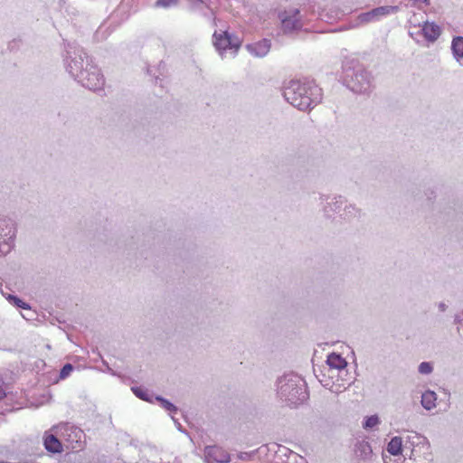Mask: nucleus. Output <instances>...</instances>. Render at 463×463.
<instances>
[{"label":"nucleus","instance_id":"f257e3e1","mask_svg":"<svg viewBox=\"0 0 463 463\" xmlns=\"http://www.w3.org/2000/svg\"><path fill=\"white\" fill-rule=\"evenodd\" d=\"M286 99L298 109L305 110L317 103L320 90L307 83L293 81L284 92Z\"/></svg>","mask_w":463,"mask_h":463},{"label":"nucleus","instance_id":"f03ea898","mask_svg":"<svg viewBox=\"0 0 463 463\" xmlns=\"http://www.w3.org/2000/svg\"><path fill=\"white\" fill-rule=\"evenodd\" d=\"M52 431L59 434L65 449L80 451L85 448L86 435L79 427L69 423H61L52 427Z\"/></svg>","mask_w":463,"mask_h":463},{"label":"nucleus","instance_id":"7ed1b4c3","mask_svg":"<svg viewBox=\"0 0 463 463\" xmlns=\"http://www.w3.org/2000/svg\"><path fill=\"white\" fill-rule=\"evenodd\" d=\"M280 391L289 406L296 407L307 399L306 390L302 386H298L291 382L281 385Z\"/></svg>","mask_w":463,"mask_h":463},{"label":"nucleus","instance_id":"20e7f679","mask_svg":"<svg viewBox=\"0 0 463 463\" xmlns=\"http://www.w3.org/2000/svg\"><path fill=\"white\" fill-rule=\"evenodd\" d=\"M44 449L52 454H60L63 452L64 448L59 434L52 431V428L45 431L43 437Z\"/></svg>","mask_w":463,"mask_h":463},{"label":"nucleus","instance_id":"39448f33","mask_svg":"<svg viewBox=\"0 0 463 463\" xmlns=\"http://www.w3.org/2000/svg\"><path fill=\"white\" fill-rule=\"evenodd\" d=\"M204 456L208 463H226L230 460L229 453L218 446L206 447Z\"/></svg>","mask_w":463,"mask_h":463},{"label":"nucleus","instance_id":"423d86ee","mask_svg":"<svg viewBox=\"0 0 463 463\" xmlns=\"http://www.w3.org/2000/svg\"><path fill=\"white\" fill-rule=\"evenodd\" d=\"M213 38L214 45L220 51H225L227 49H235V51H237L240 47V43L233 41L226 31L214 33Z\"/></svg>","mask_w":463,"mask_h":463},{"label":"nucleus","instance_id":"0eeeda50","mask_svg":"<svg viewBox=\"0 0 463 463\" xmlns=\"http://www.w3.org/2000/svg\"><path fill=\"white\" fill-rule=\"evenodd\" d=\"M397 9L398 8L396 6H380L373 9L370 12L363 14L360 17L363 22H371L373 20H377L382 16L388 15L391 13H394L397 11Z\"/></svg>","mask_w":463,"mask_h":463},{"label":"nucleus","instance_id":"6e6552de","mask_svg":"<svg viewBox=\"0 0 463 463\" xmlns=\"http://www.w3.org/2000/svg\"><path fill=\"white\" fill-rule=\"evenodd\" d=\"M249 52L255 57L265 56L270 49L269 41L264 39L253 44L247 45Z\"/></svg>","mask_w":463,"mask_h":463},{"label":"nucleus","instance_id":"1a4fd4ad","mask_svg":"<svg viewBox=\"0 0 463 463\" xmlns=\"http://www.w3.org/2000/svg\"><path fill=\"white\" fill-rule=\"evenodd\" d=\"M424 36L430 41H435L440 34V28L434 23H425L422 27Z\"/></svg>","mask_w":463,"mask_h":463},{"label":"nucleus","instance_id":"9d476101","mask_svg":"<svg viewBox=\"0 0 463 463\" xmlns=\"http://www.w3.org/2000/svg\"><path fill=\"white\" fill-rule=\"evenodd\" d=\"M327 364L335 369H343L346 366L347 363L345 358L340 354L332 353L327 356Z\"/></svg>","mask_w":463,"mask_h":463},{"label":"nucleus","instance_id":"9b49d317","mask_svg":"<svg viewBox=\"0 0 463 463\" xmlns=\"http://www.w3.org/2000/svg\"><path fill=\"white\" fill-rule=\"evenodd\" d=\"M85 84L90 89H98L103 85V77L99 72H90Z\"/></svg>","mask_w":463,"mask_h":463},{"label":"nucleus","instance_id":"f8f14e48","mask_svg":"<svg viewBox=\"0 0 463 463\" xmlns=\"http://www.w3.org/2000/svg\"><path fill=\"white\" fill-rule=\"evenodd\" d=\"M387 451L393 456L401 455L402 452V440L400 437H393L387 446Z\"/></svg>","mask_w":463,"mask_h":463},{"label":"nucleus","instance_id":"ddd939ff","mask_svg":"<svg viewBox=\"0 0 463 463\" xmlns=\"http://www.w3.org/2000/svg\"><path fill=\"white\" fill-rule=\"evenodd\" d=\"M437 396L434 392L427 391L421 396V404L426 410H431L436 407Z\"/></svg>","mask_w":463,"mask_h":463},{"label":"nucleus","instance_id":"4468645a","mask_svg":"<svg viewBox=\"0 0 463 463\" xmlns=\"http://www.w3.org/2000/svg\"><path fill=\"white\" fill-rule=\"evenodd\" d=\"M372 452V448L367 441H362L356 445L355 453L363 458H368Z\"/></svg>","mask_w":463,"mask_h":463},{"label":"nucleus","instance_id":"2eb2a0df","mask_svg":"<svg viewBox=\"0 0 463 463\" xmlns=\"http://www.w3.org/2000/svg\"><path fill=\"white\" fill-rule=\"evenodd\" d=\"M452 51L458 58H463V37H456L452 41Z\"/></svg>","mask_w":463,"mask_h":463},{"label":"nucleus","instance_id":"dca6fc26","mask_svg":"<svg viewBox=\"0 0 463 463\" xmlns=\"http://www.w3.org/2000/svg\"><path fill=\"white\" fill-rule=\"evenodd\" d=\"M378 423H379L378 417L375 415H373V416L366 418V420L364 423V427L365 429H372V428L375 427L376 425H378Z\"/></svg>","mask_w":463,"mask_h":463},{"label":"nucleus","instance_id":"f3484780","mask_svg":"<svg viewBox=\"0 0 463 463\" xmlns=\"http://www.w3.org/2000/svg\"><path fill=\"white\" fill-rule=\"evenodd\" d=\"M11 301L14 302V304L23 309H29L30 307L28 304H26L25 302H24L23 300H21L20 298L14 297V296H9L8 298Z\"/></svg>","mask_w":463,"mask_h":463},{"label":"nucleus","instance_id":"a211bd4d","mask_svg":"<svg viewBox=\"0 0 463 463\" xmlns=\"http://www.w3.org/2000/svg\"><path fill=\"white\" fill-rule=\"evenodd\" d=\"M419 372L422 374H428V373H430L432 372V366L430 363H427V362H422L420 365H419Z\"/></svg>","mask_w":463,"mask_h":463},{"label":"nucleus","instance_id":"6ab92c4d","mask_svg":"<svg viewBox=\"0 0 463 463\" xmlns=\"http://www.w3.org/2000/svg\"><path fill=\"white\" fill-rule=\"evenodd\" d=\"M132 391L134 392V393L140 399L144 400V401H147L148 400V397H147V392L146 390H143L142 388L140 387H136V388H132Z\"/></svg>","mask_w":463,"mask_h":463},{"label":"nucleus","instance_id":"aec40b11","mask_svg":"<svg viewBox=\"0 0 463 463\" xmlns=\"http://www.w3.org/2000/svg\"><path fill=\"white\" fill-rule=\"evenodd\" d=\"M72 370H73V366H72L71 364H65V365L62 367L61 371V378H65V377H67V376L71 373V372Z\"/></svg>","mask_w":463,"mask_h":463},{"label":"nucleus","instance_id":"412c9836","mask_svg":"<svg viewBox=\"0 0 463 463\" xmlns=\"http://www.w3.org/2000/svg\"><path fill=\"white\" fill-rule=\"evenodd\" d=\"M176 2L177 0H157V5L167 7Z\"/></svg>","mask_w":463,"mask_h":463},{"label":"nucleus","instance_id":"4be33fe9","mask_svg":"<svg viewBox=\"0 0 463 463\" xmlns=\"http://www.w3.org/2000/svg\"><path fill=\"white\" fill-rule=\"evenodd\" d=\"M164 407L168 411L175 410V406L167 401H163Z\"/></svg>","mask_w":463,"mask_h":463},{"label":"nucleus","instance_id":"5701e85b","mask_svg":"<svg viewBox=\"0 0 463 463\" xmlns=\"http://www.w3.org/2000/svg\"><path fill=\"white\" fill-rule=\"evenodd\" d=\"M5 397V391L4 390L2 384H0V400Z\"/></svg>","mask_w":463,"mask_h":463},{"label":"nucleus","instance_id":"b1692460","mask_svg":"<svg viewBox=\"0 0 463 463\" xmlns=\"http://www.w3.org/2000/svg\"><path fill=\"white\" fill-rule=\"evenodd\" d=\"M417 3L428 4V0H414Z\"/></svg>","mask_w":463,"mask_h":463},{"label":"nucleus","instance_id":"393cba45","mask_svg":"<svg viewBox=\"0 0 463 463\" xmlns=\"http://www.w3.org/2000/svg\"><path fill=\"white\" fill-rule=\"evenodd\" d=\"M281 21H282V24H283L284 25H286V24H287V23L288 22V20L287 18H281Z\"/></svg>","mask_w":463,"mask_h":463},{"label":"nucleus","instance_id":"a878e982","mask_svg":"<svg viewBox=\"0 0 463 463\" xmlns=\"http://www.w3.org/2000/svg\"><path fill=\"white\" fill-rule=\"evenodd\" d=\"M189 1L192 3H197V2L203 3L204 2V0H189Z\"/></svg>","mask_w":463,"mask_h":463}]
</instances>
